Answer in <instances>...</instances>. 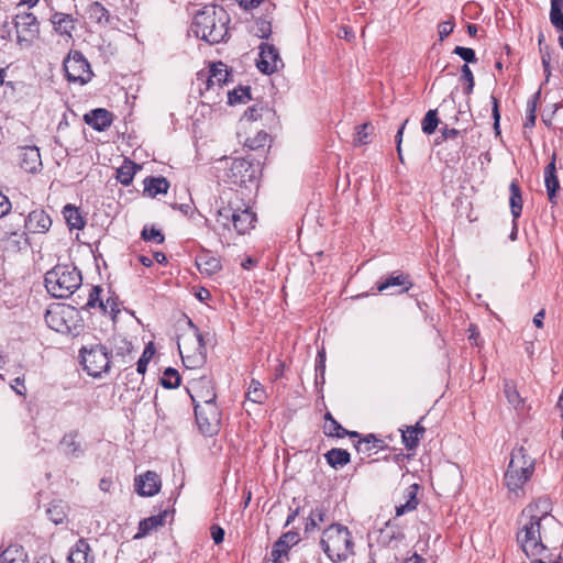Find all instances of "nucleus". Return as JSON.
Returning <instances> with one entry per match:
<instances>
[{"instance_id":"nucleus-1","label":"nucleus","mask_w":563,"mask_h":563,"mask_svg":"<svg viewBox=\"0 0 563 563\" xmlns=\"http://www.w3.org/2000/svg\"><path fill=\"white\" fill-rule=\"evenodd\" d=\"M552 504L541 497L521 511L517 542L530 563H560L554 560L550 549H556L563 541V528L551 515Z\"/></svg>"},{"instance_id":"nucleus-2","label":"nucleus","mask_w":563,"mask_h":563,"mask_svg":"<svg viewBox=\"0 0 563 563\" xmlns=\"http://www.w3.org/2000/svg\"><path fill=\"white\" fill-rule=\"evenodd\" d=\"M320 545L333 562H344L354 554V541L347 527L332 523L322 531Z\"/></svg>"},{"instance_id":"nucleus-3","label":"nucleus","mask_w":563,"mask_h":563,"mask_svg":"<svg viewBox=\"0 0 563 563\" xmlns=\"http://www.w3.org/2000/svg\"><path fill=\"white\" fill-rule=\"evenodd\" d=\"M81 274L75 266L56 265L45 274V287L55 298H68L81 285Z\"/></svg>"},{"instance_id":"nucleus-4","label":"nucleus","mask_w":563,"mask_h":563,"mask_svg":"<svg viewBox=\"0 0 563 563\" xmlns=\"http://www.w3.org/2000/svg\"><path fill=\"white\" fill-rule=\"evenodd\" d=\"M536 460L531 457L523 446L515 448L505 473V483L510 492L517 493L531 478L534 472Z\"/></svg>"},{"instance_id":"nucleus-5","label":"nucleus","mask_w":563,"mask_h":563,"mask_svg":"<svg viewBox=\"0 0 563 563\" xmlns=\"http://www.w3.org/2000/svg\"><path fill=\"white\" fill-rule=\"evenodd\" d=\"M219 13L220 16H218L217 8L212 5H207L198 11L190 26L192 35H227L225 13L222 9L219 10Z\"/></svg>"},{"instance_id":"nucleus-6","label":"nucleus","mask_w":563,"mask_h":563,"mask_svg":"<svg viewBox=\"0 0 563 563\" xmlns=\"http://www.w3.org/2000/svg\"><path fill=\"white\" fill-rule=\"evenodd\" d=\"M84 369L89 376L100 377L110 369L112 361L107 347L102 344H95L91 347L80 350Z\"/></svg>"},{"instance_id":"nucleus-7","label":"nucleus","mask_w":563,"mask_h":563,"mask_svg":"<svg viewBox=\"0 0 563 563\" xmlns=\"http://www.w3.org/2000/svg\"><path fill=\"white\" fill-rule=\"evenodd\" d=\"M197 426L203 435L212 437L218 434L221 428L222 413L217 404L195 406Z\"/></svg>"},{"instance_id":"nucleus-8","label":"nucleus","mask_w":563,"mask_h":563,"mask_svg":"<svg viewBox=\"0 0 563 563\" xmlns=\"http://www.w3.org/2000/svg\"><path fill=\"white\" fill-rule=\"evenodd\" d=\"M256 178L255 165L246 158L225 161V179L233 185L244 186Z\"/></svg>"},{"instance_id":"nucleus-9","label":"nucleus","mask_w":563,"mask_h":563,"mask_svg":"<svg viewBox=\"0 0 563 563\" xmlns=\"http://www.w3.org/2000/svg\"><path fill=\"white\" fill-rule=\"evenodd\" d=\"M74 314L75 311L69 306L56 303L46 310L44 319L52 330L59 333H69Z\"/></svg>"},{"instance_id":"nucleus-10","label":"nucleus","mask_w":563,"mask_h":563,"mask_svg":"<svg viewBox=\"0 0 563 563\" xmlns=\"http://www.w3.org/2000/svg\"><path fill=\"white\" fill-rule=\"evenodd\" d=\"M64 69L68 81L85 85L90 81L92 71L81 53L75 52L64 62Z\"/></svg>"},{"instance_id":"nucleus-11","label":"nucleus","mask_w":563,"mask_h":563,"mask_svg":"<svg viewBox=\"0 0 563 563\" xmlns=\"http://www.w3.org/2000/svg\"><path fill=\"white\" fill-rule=\"evenodd\" d=\"M187 391L195 406L199 402L201 405L217 404V394L210 377L202 376L197 379H192Z\"/></svg>"},{"instance_id":"nucleus-12","label":"nucleus","mask_w":563,"mask_h":563,"mask_svg":"<svg viewBox=\"0 0 563 563\" xmlns=\"http://www.w3.org/2000/svg\"><path fill=\"white\" fill-rule=\"evenodd\" d=\"M256 66L263 74L271 75L280 68L284 63L279 56L278 49L268 43H262L260 45V58L256 62Z\"/></svg>"},{"instance_id":"nucleus-13","label":"nucleus","mask_w":563,"mask_h":563,"mask_svg":"<svg viewBox=\"0 0 563 563\" xmlns=\"http://www.w3.org/2000/svg\"><path fill=\"white\" fill-rule=\"evenodd\" d=\"M376 285L378 291L383 292L390 290V295L402 294L408 291L412 286L409 282L408 275L398 272L382 278Z\"/></svg>"},{"instance_id":"nucleus-14","label":"nucleus","mask_w":563,"mask_h":563,"mask_svg":"<svg viewBox=\"0 0 563 563\" xmlns=\"http://www.w3.org/2000/svg\"><path fill=\"white\" fill-rule=\"evenodd\" d=\"M235 207L236 212H234L232 227L239 234H245L254 227L256 216L242 200L236 202Z\"/></svg>"},{"instance_id":"nucleus-15","label":"nucleus","mask_w":563,"mask_h":563,"mask_svg":"<svg viewBox=\"0 0 563 563\" xmlns=\"http://www.w3.org/2000/svg\"><path fill=\"white\" fill-rule=\"evenodd\" d=\"M19 164L26 173L35 174L42 168L40 150L36 146H25L20 148Z\"/></svg>"},{"instance_id":"nucleus-16","label":"nucleus","mask_w":563,"mask_h":563,"mask_svg":"<svg viewBox=\"0 0 563 563\" xmlns=\"http://www.w3.org/2000/svg\"><path fill=\"white\" fill-rule=\"evenodd\" d=\"M114 347L111 351L112 364L122 368H126L128 365L133 361L132 343L124 338L114 339Z\"/></svg>"},{"instance_id":"nucleus-17","label":"nucleus","mask_w":563,"mask_h":563,"mask_svg":"<svg viewBox=\"0 0 563 563\" xmlns=\"http://www.w3.org/2000/svg\"><path fill=\"white\" fill-rule=\"evenodd\" d=\"M161 484L158 474L152 471L135 478V489L141 496H154L159 492Z\"/></svg>"},{"instance_id":"nucleus-18","label":"nucleus","mask_w":563,"mask_h":563,"mask_svg":"<svg viewBox=\"0 0 563 563\" xmlns=\"http://www.w3.org/2000/svg\"><path fill=\"white\" fill-rule=\"evenodd\" d=\"M23 221L30 233H45L52 225L49 216L42 209L30 212Z\"/></svg>"},{"instance_id":"nucleus-19","label":"nucleus","mask_w":563,"mask_h":563,"mask_svg":"<svg viewBox=\"0 0 563 563\" xmlns=\"http://www.w3.org/2000/svg\"><path fill=\"white\" fill-rule=\"evenodd\" d=\"M84 121L97 131H104L112 124L113 115L107 109L97 108L86 113Z\"/></svg>"},{"instance_id":"nucleus-20","label":"nucleus","mask_w":563,"mask_h":563,"mask_svg":"<svg viewBox=\"0 0 563 563\" xmlns=\"http://www.w3.org/2000/svg\"><path fill=\"white\" fill-rule=\"evenodd\" d=\"M0 563H29V555L21 544L10 543L0 552Z\"/></svg>"},{"instance_id":"nucleus-21","label":"nucleus","mask_w":563,"mask_h":563,"mask_svg":"<svg viewBox=\"0 0 563 563\" xmlns=\"http://www.w3.org/2000/svg\"><path fill=\"white\" fill-rule=\"evenodd\" d=\"M68 561L69 563H93L95 558L91 554L89 543L85 539H79L71 548Z\"/></svg>"},{"instance_id":"nucleus-22","label":"nucleus","mask_w":563,"mask_h":563,"mask_svg":"<svg viewBox=\"0 0 563 563\" xmlns=\"http://www.w3.org/2000/svg\"><path fill=\"white\" fill-rule=\"evenodd\" d=\"M228 77L229 71L227 69V65L222 62L213 63L208 71L206 80L207 89L214 86L222 87L228 81Z\"/></svg>"},{"instance_id":"nucleus-23","label":"nucleus","mask_w":563,"mask_h":563,"mask_svg":"<svg viewBox=\"0 0 563 563\" xmlns=\"http://www.w3.org/2000/svg\"><path fill=\"white\" fill-rule=\"evenodd\" d=\"M236 202H241V198L239 195L233 194V196L228 200V205L218 209L217 222L223 228L230 229L232 225L234 212H236Z\"/></svg>"},{"instance_id":"nucleus-24","label":"nucleus","mask_w":563,"mask_h":563,"mask_svg":"<svg viewBox=\"0 0 563 563\" xmlns=\"http://www.w3.org/2000/svg\"><path fill=\"white\" fill-rule=\"evenodd\" d=\"M78 432L71 431L66 433L62 440L59 441V449L67 456L79 457L84 450L81 448V443L77 440Z\"/></svg>"},{"instance_id":"nucleus-25","label":"nucleus","mask_w":563,"mask_h":563,"mask_svg":"<svg viewBox=\"0 0 563 563\" xmlns=\"http://www.w3.org/2000/svg\"><path fill=\"white\" fill-rule=\"evenodd\" d=\"M329 520V504L320 503L311 509L306 522V531H311L318 528L320 523H324Z\"/></svg>"},{"instance_id":"nucleus-26","label":"nucleus","mask_w":563,"mask_h":563,"mask_svg":"<svg viewBox=\"0 0 563 563\" xmlns=\"http://www.w3.org/2000/svg\"><path fill=\"white\" fill-rule=\"evenodd\" d=\"M167 515V511H163L158 515L151 516L148 518L141 520L139 523V531L135 534V538H143L147 536L151 531L156 530L159 527H163L165 525V519Z\"/></svg>"},{"instance_id":"nucleus-27","label":"nucleus","mask_w":563,"mask_h":563,"mask_svg":"<svg viewBox=\"0 0 563 563\" xmlns=\"http://www.w3.org/2000/svg\"><path fill=\"white\" fill-rule=\"evenodd\" d=\"M14 25L18 35H23L24 33H37L38 26L35 15L32 13H18L14 19Z\"/></svg>"},{"instance_id":"nucleus-28","label":"nucleus","mask_w":563,"mask_h":563,"mask_svg":"<svg viewBox=\"0 0 563 563\" xmlns=\"http://www.w3.org/2000/svg\"><path fill=\"white\" fill-rule=\"evenodd\" d=\"M509 206H510V212L514 218V222H516L522 212V195L521 189L517 180H512L509 185Z\"/></svg>"},{"instance_id":"nucleus-29","label":"nucleus","mask_w":563,"mask_h":563,"mask_svg":"<svg viewBox=\"0 0 563 563\" xmlns=\"http://www.w3.org/2000/svg\"><path fill=\"white\" fill-rule=\"evenodd\" d=\"M196 264L199 272L207 276L217 274L222 267L220 260L208 254L199 256Z\"/></svg>"},{"instance_id":"nucleus-30","label":"nucleus","mask_w":563,"mask_h":563,"mask_svg":"<svg viewBox=\"0 0 563 563\" xmlns=\"http://www.w3.org/2000/svg\"><path fill=\"white\" fill-rule=\"evenodd\" d=\"M168 188L169 183L164 177H148L144 180V192L150 197L166 194Z\"/></svg>"},{"instance_id":"nucleus-31","label":"nucleus","mask_w":563,"mask_h":563,"mask_svg":"<svg viewBox=\"0 0 563 563\" xmlns=\"http://www.w3.org/2000/svg\"><path fill=\"white\" fill-rule=\"evenodd\" d=\"M418 485L413 484L406 489L405 498L406 503L396 506V516H402L408 511H412L417 508L419 501L417 498Z\"/></svg>"},{"instance_id":"nucleus-32","label":"nucleus","mask_w":563,"mask_h":563,"mask_svg":"<svg viewBox=\"0 0 563 563\" xmlns=\"http://www.w3.org/2000/svg\"><path fill=\"white\" fill-rule=\"evenodd\" d=\"M424 433V428L417 422L412 427H408L406 431H402V442L408 450H413L418 446L420 438Z\"/></svg>"},{"instance_id":"nucleus-33","label":"nucleus","mask_w":563,"mask_h":563,"mask_svg":"<svg viewBox=\"0 0 563 563\" xmlns=\"http://www.w3.org/2000/svg\"><path fill=\"white\" fill-rule=\"evenodd\" d=\"M63 216L70 229L80 230L85 227V220L79 209L73 205H66L63 209Z\"/></svg>"},{"instance_id":"nucleus-34","label":"nucleus","mask_w":563,"mask_h":563,"mask_svg":"<svg viewBox=\"0 0 563 563\" xmlns=\"http://www.w3.org/2000/svg\"><path fill=\"white\" fill-rule=\"evenodd\" d=\"M329 465L334 468L342 467L350 462V453L344 449H331L324 454Z\"/></svg>"},{"instance_id":"nucleus-35","label":"nucleus","mask_w":563,"mask_h":563,"mask_svg":"<svg viewBox=\"0 0 563 563\" xmlns=\"http://www.w3.org/2000/svg\"><path fill=\"white\" fill-rule=\"evenodd\" d=\"M140 168L135 163L131 161H124L121 167L117 169V179L124 186H129Z\"/></svg>"},{"instance_id":"nucleus-36","label":"nucleus","mask_w":563,"mask_h":563,"mask_svg":"<svg viewBox=\"0 0 563 563\" xmlns=\"http://www.w3.org/2000/svg\"><path fill=\"white\" fill-rule=\"evenodd\" d=\"M29 244L25 233L10 232L4 239L5 250L20 251Z\"/></svg>"},{"instance_id":"nucleus-37","label":"nucleus","mask_w":563,"mask_h":563,"mask_svg":"<svg viewBox=\"0 0 563 563\" xmlns=\"http://www.w3.org/2000/svg\"><path fill=\"white\" fill-rule=\"evenodd\" d=\"M246 399L254 404H263L265 401L266 391L258 380H251L246 393Z\"/></svg>"},{"instance_id":"nucleus-38","label":"nucleus","mask_w":563,"mask_h":563,"mask_svg":"<svg viewBox=\"0 0 563 563\" xmlns=\"http://www.w3.org/2000/svg\"><path fill=\"white\" fill-rule=\"evenodd\" d=\"M382 443L383 441L377 439L374 434H367L357 441L355 449L358 453L369 455L371 451L380 448Z\"/></svg>"},{"instance_id":"nucleus-39","label":"nucleus","mask_w":563,"mask_h":563,"mask_svg":"<svg viewBox=\"0 0 563 563\" xmlns=\"http://www.w3.org/2000/svg\"><path fill=\"white\" fill-rule=\"evenodd\" d=\"M504 393L508 402L515 408L523 407V399L520 397L516 385L511 380H505Z\"/></svg>"},{"instance_id":"nucleus-40","label":"nucleus","mask_w":563,"mask_h":563,"mask_svg":"<svg viewBox=\"0 0 563 563\" xmlns=\"http://www.w3.org/2000/svg\"><path fill=\"white\" fill-rule=\"evenodd\" d=\"M439 123L440 120L438 118V110L431 109L426 113L421 121V130L424 134L431 135L435 132Z\"/></svg>"},{"instance_id":"nucleus-41","label":"nucleus","mask_w":563,"mask_h":563,"mask_svg":"<svg viewBox=\"0 0 563 563\" xmlns=\"http://www.w3.org/2000/svg\"><path fill=\"white\" fill-rule=\"evenodd\" d=\"M251 100V88L240 86L228 92L229 104L245 103Z\"/></svg>"},{"instance_id":"nucleus-42","label":"nucleus","mask_w":563,"mask_h":563,"mask_svg":"<svg viewBox=\"0 0 563 563\" xmlns=\"http://www.w3.org/2000/svg\"><path fill=\"white\" fill-rule=\"evenodd\" d=\"M53 23L59 35H70L74 29L73 20L68 15L56 14Z\"/></svg>"},{"instance_id":"nucleus-43","label":"nucleus","mask_w":563,"mask_h":563,"mask_svg":"<svg viewBox=\"0 0 563 563\" xmlns=\"http://www.w3.org/2000/svg\"><path fill=\"white\" fill-rule=\"evenodd\" d=\"M180 383V376L175 368L168 367L161 377V384L165 388H175Z\"/></svg>"},{"instance_id":"nucleus-44","label":"nucleus","mask_w":563,"mask_h":563,"mask_svg":"<svg viewBox=\"0 0 563 563\" xmlns=\"http://www.w3.org/2000/svg\"><path fill=\"white\" fill-rule=\"evenodd\" d=\"M373 132V125L371 123H364L356 126V131L354 134V145H364L369 142L368 137Z\"/></svg>"},{"instance_id":"nucleus-45","label":"nucleus","mask_w":563,"mask_h":563,"mask_svg":"<svg viewBox=\"0 0 563 563\" xmlns=\"http://www.w3.org/2000/svg\"><path fill=\"white\" fill-rule=\"evenodd\" d=\"M101 292L102 288L100 286H93L89 291L87 307H99L103 312H107V305H104V301L100 298Z\"/></svg>"},{"instance_id":"nucleus-46","label":"nucleus","mask_w":563,"mask_h":563,"mask_svg":"<svg viewBox=\"0 0 563 563\" xmlns=\"http://www.w3.org/2000/svg\"><path fill=\"white\" fill-rule=\"evenodd\" d=\"M48 519L55 525H59L66 518L65 507L62 504H52L46 510Z\"/></svg>"},{"instance_id":"nucleus-47","label":"nucleus","mask_w":563,"mask_h":563,"mask_svg":"<svg viewBox=\"0 0 563 563\" xmlns=\"http://www.w3.org/2000/svg\"><path fill=\"white\" fill-rule=\"evenodd\" d=\"M544 184H545L549 201L551 203H555L556 191L560 188V183H559V178H558L556 174L555 175H545Z\"/></svg>"},{"instance_id":"nucleus-48","label":"nucleus","mask_w":563,"mask_h":563,"mask_svg":"<svg viewBox=\"0 0 563 563\" xmlns=\"http://www.w3.org/2000/svg\"><path fill=\"white\" fill-rule=\"evenodd\" d=\"M460 80L465 84L464 93L471 95L474 89V76L467 64H464L461 68Z\"/></svg>"},{"instance_id":"nucleus-49","label":"nucleus","mask_w":563,"mask_h":563,"mask_svg":"<svg viewBox=\"0 0 563 563\" xmlns=\"http://www.w3.org/2000/svg\"><path fill=\"white\" fill-rule=\"evenodd\" d=\"M539 47H540V53H541L543 71L545 74V78L548 81L551 76V69H550L551 55H550L548 46L543 45V37H539Z\"/></svg>"},{"instance_id":"nucleus-50","label":"nucleus","mask_w":563,"mask_h":563,"mask_svg":"<svg viewBox=\"0 0 563 563\" xmlns=\"http://www.w3.org/2000/svg\"><path fill=\"white\" fill-rule=\"evenodd\" d=\"M141 236L144 241H153L157 244H162L165 240L164 234L154 227H152L151 229L144 227L141 232Z\"/></svg>"},{"instance_id":"nucleus-51","label":"nucleus","mask_w":563,"mask_h":563,"mask_svg":"<svg viewBox=\"0 0 563 563\" xmlns=\"http://www.w3.org/2000/svg\"><path fill=\"white\" fill-rule=\"evenodd\" d=\"M324 433L329 437L343 438L347 430L344 429L335 419H331L330 423L324 424Z\"/></svg>"},{"instance_id":"nucleus-52","label":"nucleus","mask_w":563,"mask_h":563,"mask_svg":"<svg viewBox=\"0 0 563 563\" xmlns=\"http://www.w3.org/2000/svg\"><path fill=\"white\" fill-rule=\"evenodd\" d=\"M154 355V350L152 347V344H150L148 346H146L141 355V357L139 358L136 365V371L139 374H145L146 372V368H147V364L148 362L151 361V358L153 357Z\"/></svg>"},{"instance_id":"nucleus-53","label":"nucleus","mask_w":563,"mask_h":563,"mask_svg":"<svg viewBox=\"0 0 563 563\" xmlns=\"http://www.w3.org/2000/svg\"><path fill=\"white\" fill-rule=\"evenodd\" d=\"M551 22L560 31H563V13L560 9L558 0L551 2Z\"/></svg>"},{"instance_id":"nucleus-54","label":"nucleus","mask_w":563,"mask_h":563,"mask_svg":"<svg viewBox=\"0 0 563 563\" xmlns=\"http://www.w3.org/2000/svg\"><path fill=\"white\" fill-rule=\"evenodd\" d=\"M289 549H287L283 542L277 540L273 544V549L271 551V560L273 563H279L283 556H287Z\"/></svg>"},{"instance_id":"nucleus-55","label":"nucleus","mask_w":563,"mask_h":563,"mask_svg":"<svg viewBox=\"0 0 563 563\" xmlns=\"http://www.w3.org/2000/svg\"><path fill=\"white\" fill-rule=\"evenodd\" d=\"M324 371H325V351L322 349L318 352L317 360H316V380L319 382V378L321 379V383L324 382Z\"/></svg>"},{"instance_id":"nucleus-56","label":"nucleus","mask_w":563,"mask_h":563,"mask_svg":"<svg viewBox=\"0 0 563 563\" xmlns=\"http://www.w3.org/2000/svg\"><path fill=\"white\" fill-rule=\"evenodd\" d=\"M256 35H271L273 32L272 21L268 18L256 20Z\"/></svg>"},{"instance_id":"nucleus-57","label":"nucleus","mask_w":563,"mask_h":563,"mask_svg":"<svg viewBox=\"0 0 563 563\" xmlns=\"http://www.w3.org/2000/svg\"><path fill=\"white\" fill-rule=\"evenodd\" d=\"M456 55H459L466 63H476L477 58L474 49L463 46H456L453 51Z\"/></svg>"},{"instance_id":"nucleus-58","label":"nucleus","mask_w":563,"mask_h":563,"mask_svg":"<svg viewBox=\"0 0 563 563\" xmlns=\"http://www.w3.org/2000/svg\"><path fill=\"white\" fill-rule=\"evenodd\" d=\"M536 111H537L536 101L534 100L529 101L527 104V115H526V121H525V125H523L525 128H533L534 126L536 120H537Z\"/></svg>"},{"instance_id":"nucleus-59","label":"nucleus","mask_w":563,"mask_h":563,"mask_svg":"<svg viewBox=\"0 0 563 563\" xmlns=\"http://www.w3.org/2000/svg\"><path fill=\"white\" fill-rule=\"evenodd\" d=\"M283 544L290 549L292 545L297 544L299 542V534L296 531H288L278 539Z\"/></svg>"},{"instance_id":"nucleus-60","label":"nucleus","mask_w":563,"mask_h":563,"mask_svg":"<svg viewBox=\"0 0 563 563\" xmlns=\"http://www.w3.org/2000/svg\"><path fill=\"white\" fill-rule=\"evenodd\" d=\"M268 141V135L265 132L257 133L253 140H247V146L252 150L264 147Z\"/></svg>"},{"instance_id":"nucleus-61","label":"nucleus","mask_w":563,"mask_h":563,"mask_svg":"<svg viewBox=\"0 0 563 563\" xmlns=\"http://www.w3.org/2000/svg\"><path fill=\"white\" fill-rule=\"evenodd\" d=\"M211 538L214 541L216 544H220L224 540V530L218 525H213L210 528Z\"/></svg>"},{"instance_id":"nucleus-62","label":"nucleus","mask_w":563,"mask_h":563,"mask_svg":"<svg viewBox=\"0 0 563 563\" xmlns=\"http://www.w3.org/2000/svg\"><path fill=\"white\" fill-rule=\"evenodd\" d=\"M407 123H408V119H406L402 122V124L400 125V128L398 129L397 134H396L397 153H398L399 161L401 163L404 162L402 153H401V142H402L404 130H405Z\"/></svg>"},{"instance_id":"nucleus-63","label":"nucleus","mask_w":563,"mask_h":563,"mask_svg":"<svg viewBox=\"0 0 563 563\" xmlns=\"http://www.w3.org/2000/svg\"><path fill=\"white\" fill-rule=\"evenodd\" d=\"M493 100V118H494V129L497 134L500 133L499 131V121H500V113L498 109V100L495 97H492Z\"/></svg>"},{"instance_id":"nucleus-64","label":"nucleus","mask_w":563,"mask_h":563,"mask_svg":"<svg viewBox=\"0 0 563 563\" xmlns=\"http://www.w3.org/2000/svg\"><path fill=\"white\" fill-rule=\"evenodd\" d=\"M454 30V24L452 21L448 20L441 22L438 26V35H450Z\"/></svg>"}]
</instances>
